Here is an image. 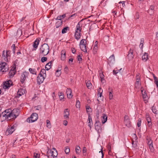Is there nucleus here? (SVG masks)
Instances as JSON below:
<instances>
[{"label":"nucleus","instance_id":"1","mask_svg":"<svg viewBox=\"0 0 158 158\" xmlns=\"http://www.w3.org/2000/svg\"><path fill=\"white\" fill-rule=\"evenodd\" d=\"M49 47L47 44L44 43L42 45L40 49L39 54L45 56L49 53Z\"/></svg>","mask_w":158,"mask_h":158},{"label":"nucleus","instance_id":"2","mask_svg":"<svg viewBox=\"0 0 158 158\" xmlns=\"http://www.w3.org/2000/svg\"><path fill=\"white\" fill-rule=\"evenodd\" d=\"M10 50L6 51L5 55V50L3 51L2 57L5 61H8L9 59H10Z\"/></svg>","mask_w":158,"mask_h":158},{"label":"nucleus","instance_id":"3","mask_svg":"<svg viewBox=\"0 0 158 158\" xmlns=\"http://www.w3.org/2000/svg\"><path fill=\"white\" fill-rule=\"evenodd\" d=\"M38 118V114L36 113H32L30 117L28 118L27 121V122H34L37 120Z\"/></svg>","mask_w":158,"mask_h":158},{"label":"nucleus","instance_id":"4","mask_svg":"<svg viewBox=\"0 0 158 158\" xmlns=\"http://www.w3.org/2000/svg\"><path fill=\"white\" fill-rule=\"evenodd\" d=\"M6 64L5 62H0V71L2 72H6L8 70V69L6 67Z\"/></svg>","mask_w":158,"mask_h":158},{"label":"nucleus","instance_id":"5","mask_svg":"<svg viewBox=\"0 0 158 158\" xmlns=\"http://www.w3.org/2000/svg\"><path fill=\"white\" fill-rule=\"evenodd\" d=\"M29 73L28 72H23L21 74V77L20 81L23 84L24 83L26 78L28 77Z\"/></svg>","mask_w":158,"mask_h":158},{"label":"nucleus","instance_id":"6","mask_svg":"<svg viewBox=\"0 0 158 158\" xmlns=\"http://www.w3.org/2000/svg\"><path fill=\"white\" fill-rule=\"evenodd\" d=\"M45 77L44 75H42L41 73H39L37 77V81L38 84H40L44 81Z\"/></svg>","mask_w":158,"mask_h":158},{"label":"nucleus","instance_id":"7","mask_svg":"<svg viewBox=\"0 0 158 158\" xmlns=\"http://www.w3.org/2000/svg\"><path fill=\"white\" fill-rule=\"evenodd\" d=\"M15 127V125H13L10 128H8L6 131L5 134L6 135H11V134H12V133L15 130V129H14Z\"/></svg>","mask_w":158,"mask_h":158},{"label":"nucleus","instance_id":"8","mask_svg":"<svg viewBox=\"0 0 158 158\" xmlns=\"http://www.w3.org/2000/svg\"><path fill=\"white\" fill-rule=\"evenodd\" d=\"M124 122L125 125L128 127L131 126V122L128 116L125 115L124 117Z\"/></svg>","mask_w":158,"mask_h":158},{"label":"nucleus","instance_id":"9","mask_svg":"<svg viewBox=\"0 0 158 158\" xmlns=\"http://www.w3.org/2000/svg\"><path fill=\"white\" fill-rule=\"evenodd\" d=\"M12 84V81L10 80H9L4 82L3 87L5 89H7L10 87Z\"/></svg>","mask_w":158,"mask_h":158},{"label":"nucleus","instance_id":"10","mask_svg":"<svg viewBox=\"0 0 158 158\" xmlns=\"http://www.w3.org/2000/svg\"><path fill=\"white\" fill-rule=\"evenodd\" d=\"M16 67L12 68L8 74V76L9 78H11L13 77L15 74L16 71L15 70Z\"/></svg>","mask_w":158,"mask_h":158},{"label":"nucleus","instance_id":"11","mask_svg":"<svg viewBox=\"0 0 158 158\" xmlns=\"http://www.w3.org/2000/svg\"><path fill=\"white\" fill-rule=\"evenodd\" d=\"M133 49L131 48L128 52V53L127 55L128 59L129 60H131L134 57V55L133 54Z\"/></svg>","mask_w":158,"mask_h":158},{"label":"nucleus","instance_id":"12","mask_svg":"<svg viewBox=\"0 0 158 158\" xmlns=\"http://www.w3.org/2000/svg\"><path fill=\"white\" fill-rule=\"evenodd\" d=\"M7 113H6V111H4L2 113V116L3 117H5V119L6 118L7 119H10L9 118L10 117V116L11 114L12 113L11 112H9Z\"/></svg>","mask_w":158,"mask_h":158},{"label":"nucleus","instance_id":"13","mask_svg":"<svg viewBox=\"0 0 158 158\" xmlns=\"http://www.w3.org/2000/svg\"><path fill=\"white\" fill-rule=\"evenodd\" d=\"M95 129L97 131L99 130L101 128V123L98 120L96 121V123L95 124Z\"/></svg>","mask_w":158,"mask_h":158},{"label":"nucleus","instance_id":"14","mask_svg":"<svg viewBox=\"0 0 158 158\" xmlns=\"http://www.w3.org/2000/svg\"><path fill=\"white\" fill-rule=\"evenodd\" d=\"M19 111V110L17 109H14L11 111L12 114H14V116H15V118H16L18 115Z\"/></svg>","mask_w":158,"mask_h":158},{"label":"nucleus","instance_id":"15","mask_svg":"<svg viewBox=\"0 0 158 158\" xmlns=\"http://www.w3.org/2000/svg\"><path fill=\"white\" fill-rule=\"evenodd\" d=\"M69 111H68V109H66L64 110V118L66 119L67 118H69Z\"/></svg>","mask_w":158,"mask_h":158},{"label":"nucleus","instance_id":"16","mask_svg":"<svg viewBox=\"0 0 158 158\" xmlns=\"http://www.w3.org/2000/svg\"><path fill=\"white\" fill-rule=\"evenodd\" d=\"M66 52L65 50H63L61 52V59L62 60H64L66 57Z\"/></svg>","mask_w":158,"mask_h":158},{"label":"nucleus","instance_id":"17","mask_svg":"<svg viewBox=\"0 0 158 158\" xmlns=\"http://www.w3.org/2000/svg\"><path fill=\"white\" fill-rule=\"evenodd\" d=\"M80 32L79 31H75V39L77 40H78L80 38L81 34Z\"/></svg>","mask_w":158,"mask_h":158},{"label":"nucleus","instance_id":"18","mask_svg":"<svg viewBox=\"0 0 158 158\" xmlns=\"http://www.w3.org/2000/svg\"><path fill=\"white\" fill-rule=\"evenodd\" d=\"M40 40L39 39H37L34 42L33 44V47L35 49H37L38 48V45L39 43Z\"/></svg>","mask_w":158,"mask_h":158},{"label":"nucleus","instance_id":"19","mask_svg":"<svg viewBox=\"0 0 158 158\" xmlns=\"http://www.w3.org/2000/svg\"><path fill=\"white\" fill-rule=\"evenodd\" d=\"M80 48L81 50L85 52H87L86 48V45H80Z\"/></svg>","mask_w":158,"mask_h":158},{"label":"nucleus","instance_id":"20","mask_svg":"<svg viewBox=\"0 0 158 158\" xmlns=\"http://www.w3.org/2000/svg\"><path fill=\"white\" fill-rule=\"evenodd\" d=\"M102 123L103 124L105 123L107 120V116L104 114H103V116H102Z\"/></svg>","mask_w":158,"mask_h":158},{"label":"nucleus","instance_id":"21","mask_svg":"<svg viewBox=\"0 0 158 158\" xmlns=\"http://www.w3.org/2000/svg\"><path fill=\"white\" fill-rule=\"evenodd\" d=\"M51 61L48 63L45 66V68L47 70H48L51 68Z\"/></svg>","mask_w":158,"mask_h":158},{"label":"nucleus","instance_id":"22","mask_svg":"<svg viewBox=\"0 0 158 158\" xmlns=\"http://www.w3.org/2000/svg\"><path fill=\"white\" fill-rule=\"evenodd\" d=\"M142 94L143 95V99H146L147 97V95L146 93V91L145 90L143 91V90H141Z\"/></svg>","mask_w":158,"mask_h":158},{"label":"nucleus","instance_id":"23","mask_svg":"<svg viewBox=\"0 0 158 158\" xmlns=\"http://www.w3.org/2000/svg\"><path fill=\"white\" fill-rule=\"evenodd\" d=\"M99 76L101 78V82H102L103 80H104V76L103 74V73L102 71L99 72Z\"/></svg>","mask_w":158,"mask_h":158},{"label":"nucleus","instance_id":"24","mask_svg":"<svg viewBox=\"0 0 158 158\" xmlns=\"http://www.w3.org/2000/svg\"><path fill=\"white\" fill-rule=\"evenodd\" d=\"M148 53H145L142 56V60L145 61H146L148 58Z\"/></svg>","mask_w":158,"mask_h":158},{"label":"nucleus","instance_id":"25","mask_svg":"<svg viewBox=\"0 0 158 158\" xmlns=\"http://www.w3.org/2000/svg\"><path fill=\"white\" fill-rule=\"evenodd\" d=\"M108 60L110 62L115 61V57L114 54L112 55L109 57Z\"/></svg>","mask_w":158,"mask_h":158},{"label":"nucleus","instance_id":"26","mask_svg":"<svg viewBox=\"0 0 158 158\" xmlns=\"http://www.w3.org/2000/svg\"><path fill=\"white\" fill-rule=\"evenodd\" d=\"M47 156L48 158H49L50 156L53 157V156L51 152V150L50 149H48V151L47 152Z\"/></svg>","mask_w":158,"mask_h":158},{"label":"nucleus","instance_id":"27","mask_svg":"<svg viewBox=\"0 0 158 158\" xmlns=\"http://www.w3.org/2000/svg\"><path fill=\"white\" fill-rule=\"evenodd\" d=\"M62 21H57L56 23L55 26L56 28H58L60 27L62 24Z\"/></svg>","mask_w":158,"mask_h":158},{"label":"nucleus","instance_id":"28","mask_svg":"<svg viewBox=\"0 0 158 158\" xmlns=\"http://www.w3.org/2000/svg\"><path fill=\"white\" fill-rule=\"evenodd\" d=\"M81 148L79 146L77 145L75 149L76 152L77 154H79L81 152Z\"/></svg>","mask_w":158,"mask_h":158},{"label":"nucleus","instance_id":"29","mask_svg":"<svg viewBox=\"0 0 158 158\" xmlns=\"http://www.w3.org/2000/svg\"><path fill=\"white\" fill-rule=\"evenodd\" d=\"M146 118L147 121V123L152 122L151 117H150L148 114H147L146 115Z\"/></svg>","mask_w":158,"mask_h":158},{"label":"nucleus","instance_id":"30","mask_svg":"<svg viewBox=\"0 0 158 158\" xmlns=\"http://www.w3.org/2000/svg\"><path fill=\"white\" fill-rule=\"evenodd\" d=\"M98 94H99V97L100 98H101L102 96V93L103 92V90L101 88H99L98 90Z\"/></svg>","mask_w":158,"mask_h":158},{"label":"nucleus","instance_id":"31","mask_svg":"<svg viewBox=\"0 0 158 158\" xmlns=\"http://www.w3.org/2000/svg\"><path fill=\"white\" fill-rule=\"evenodd\" d=\"M98 42L97 41H96L94 43V50L96 52L98 49Z\"/></svg>","mask_w":158,"mask_h":158},{"label":"nucleus","instance_id":"32","mask_svg":"<svg viewBox=\"0 0 158 158\" xmlns=\"http://www.w3.org/2000/svg\"><path fill=\"white\" fill-rule=\"evenodd\" d=\"M86 45V41L85 39H82L80 43V45Z\"/></svg>","mask_w":158,"mask_h":158},{"label":"nucleus","instance_id":"33","mask_svg":"<svg viewBox=\"0 0 158 158\" xmlns=\"http://www.w3.org/2000/svg\"><path fill=\"white\" fill-rule=\"evenodd\" d=\"M69 29V27H64V28L62 30V34H64L67 32V31Z\"/></svg>","mask_w":158,"mask_h":158},{"label":"nucleus","instance_id":"34","mask_svg":"<svg viewBox=\"0 0 158 158\" xmlns=\"http://www.w3.org/2000/svg\"><path fill=\"white\" fill-rule=\"evenodd\" d=\"M51 152L52 153V155L53 156V157H56L58 155V153L57 151H53L51 150Z\"/></svg>","mask_w":158,"mask_h":158},{"label":"nucleus","instance_id":"35","mask_svg":"<svg viewBox=\"0 0 158 158\" xmlns=\"http://www.w3.org/2000/svg\"><path fill=\"white\" fill-rule=\"evenodd\" d=\"M144 42L143 38H141L140 40V43L139 45V47L142 49L143 46V43Z\"/></svg>","mask_w":158,"mask_h":158},{"label":"nucleus","instance_id":"36","mask_svg":"<svg viewBox=\"0 0 158 158\" xmlns=\"http://www.w3.org/2000/svg\"><path fill=\"white\" fill-rule=\"evenodd\" d=\"M80 22L78 23L76 26V31H79L80 32L81 31V29H80Z\"/></svg>","mask_w":158,"mask_h":158},{"label":"nucleus","instance_id":"37","mask_svg":"<svg viewBox=\"0 0 158 158\" xmlns=\"http://www.w3.org/2000/svg\"><path fill=\"white\" fill-rule=\"evenodd\" d=\"M86 85L88 89H90L91 88L92 84L90 81H89L86 83Z\"/></svg>","mask_w":158,"mask_h":158},{"label":"nucleus","instance_id":"38","mask_svg":"<svg viewBox=\"0 0 158 158\" xmlns=\"http://www.w3.org/2000/svg\"><path fill=\"white\" fill-rule=\"evenodd\" d=\"M47 127L48 128H50L51 127V126L50 121L48 120H46Z\"/></svg>","mask_w":158,"mask_h":158},{"label":"nucleus","instance_id":"39","mask_svg":"<svg viewBox=\"0 0 158 158\" xmlns=\"http://www.w3.org/2000/svg\"><path fill=\"white\" fill-rule=\"evenodd\" d=\"M86 110L87 112H91L92 110L91 108L89 106L87 105L86 106Z\"/></svg>","mask_w":158,"mask_h":158},{"label":"nucleus","instance_id":"40","mask_svg":"<svg viewBox=\"0 0 158 158\" xmlns=\"http://www.w3.org/2000/svg\"><path fill=\"white\" fill-rule=\"evenodd\" d=\"M29 70L31 73L33 74H36V73L35 72V69H32L31 68H29Z\"/></svg>","mask_w":158,"mask_h":158},{"label":"nucleus","instance_id":"41","mask_svg":"<svg viewBox=\"0 0 158 158\" xmlns=\"http://www.w3.org/2000/svg\"><path fill=\"white\" fill-rule=\"evenodd\" d=\"M132 146L134 148H136L137 147V141H135V143H134V141H132Z\"/></svg>","mask_w":158,"mask_h":158},{"label":"nucleus","instance_id":"42","mask_svg":"<svg viewBox=\"0 0 158 158\" xmlns=\"http://www.w3.org/2000/svg\"><path fill=\"white\" fill-rule=\"evenodd\" d=\"M40 73H41L42 75H44V74L45 75V77L46 76V71L44 69H42Z\"/></svg>","mask_w":158,"mask_h":158},{"label":"nucleus","instance_id":"43","mask_svg":"<svg viewBox=\"0 0 158 158\" xmlns=\"http://www.w3.org/2000/svg\"><path fill=\"white\" fill-rule=\"evenodd\" d=\"M88 123H91V122H92V119L91 117L90 116L89 114H88Z\"/></svg>","mask_w":158,"mask_h":158},{"label":"nucleus","instance_id":"44","mask_svg":"<svg viewBox=\"0 0 158 158\" xmlns=\"http://www.w3.org/2000/svg\"><path fill=\"white\" fill-rule=\"evenodd\" d=\"M11 48H12L13 52L14 54L15 53V45L14 44H12V46H11Z\"/></svg>","mask_w":158,"mask_h":158},{"label":"nucleus","instance_id":"45","mask_svg":"<svg viewBox=\"0 0 158 158\" xmlns=\"http://www.w3.org/2000/svg\"><path fill=\"white\" fill-rule=\"evenodd\" d=\"M70 152L69 148L68 147H66L65 148V152L66 154H68Z\"/></svg>","mask_w":158,"mask_h":158},{"label":"nucleus","instance_id":"46","mask_svg":"<svg viewBox=\"0 0 158 158\" xmlns=\"http://www.w3.org/2000/svg\"><path fill=\"white\" fill-rule=\"evenodd\" d=\"M76 107L77 108H79L80 107V102L78 100L76 102Z\"/></svg>","mask_w":158,"mask_h":158},{"label":"nucleus","instance_id":"47","mask_svg":"<svg viewBox=\"0 0 158 158\" xmlns=\"http://www.w3.org/2000/svg\"><path fill=\"white\" fill-rule=\"evenodd\" d=\"M152 111L153 113H154L155 114H157V111L155 109V108L154 107V106H153L152 107Z\"/></svg>","mask_w":158,"mask_h":158},{"label":"nucleus","instance_id":"48","mask_svg":"<svg viewBox=\"0 0 158 158\" xmlns=\"http://www.w3.org/2000/svg\"><path fill=\"white\" fill-rule=\"evenodd\" d=\"M66 94H71L72 93V91L71 89H67L66 90Z\"/></svg>","mask_w":158,"mask_h":158},{"label":"nucleus","instance_id":"49","mask_svg":"<svg viewBox=\"0 0 158 158\" xmlns=\"http://www.w3.org/2000/svg\"><path fill=\"white\" fill-rule=\"evenodd\" d=\"M47 60V58L46 57L43 56L41 59V61L42 63L46 61Z\"/></svg>","mask_w":158,"mask_h":158},{"label":"nucleus","instance_id":"50","mask_svg":"<svg viewBox=\"0 0 158 158\" xmlns=\"http://www.w3.org/2000/svg\"><path fill=\"white\" fill-rule=\"evenodd\" d=\"M121 69H121L119 70H113V74L116 75V74L118 73V72H119Z\"/></svg>","mask_w":158,"mask_h":158},{"label":"nucleus","instance_id":"51","mask_svg":"<svg viewBox=\"0 0 158 158\" xmlns=\"http://www.w3.org/2000/svg\"><path fill=\"white\" fill-rule=\"evenodd\" d=\"M149 145V148L150 150L152 151L153 150L154 148L153 145V143H152L151 144H150Z\"/></svg>","mask_w":158,"mask_h":158},{"label":"nucleus","instance_id":"52","mask_svg":"<svg viewBox=\"0 0 158 158\" xmlns=\"http://www.w3.org/2000/svg\"><path fill=\"white\" fill-rule=\"evenodd\" d=\"M40 155L36 153H35L34 154V158H40Z\"/></svg>","mask_w":158,"mask_h":158},{"label":"nucleus","instance_id":"53","mask_svg":"<svg viewBox=\"0 0 158 158\" xmlns=\"http://www.w3.org/2000/svg\"><path fill=\"white\" fill-rule=\"evenodd\" d=\"M148 142H147V143L148 145L151 144L152 143H153V141L151 139H147Z\"/></svg>","mask_w":158,"mask_h":158},{"label":"nucleus","instance_id":"54","mask_svg":"<svg viewBox=\"0 0 158 158\" xmlns=\"http://www.w3.org/2000/svg\"><path fill=\"white\" fill-rule=\"evenodd\" d=\"M107 148L108 151V153L110 154V152H111V147L110 145H108L107 146Z\"/></svg>","mask_w":158,"mask_h":158},{"label":"nucleus","instance_id":"55","mask_svg":"<svg viewBox=\"0 0 158 158\" xmlns=\"http://www.w3.org/2000/svg\"><path fill=\"white\" fill-rule=\"evenodd\" d=\"M113 97V95L112 94V93L111 92H110L109 94V98L110 99H112Z\"/></svg>","mask_w":158,"mask_h":158},{"label":"nucleus","instance_id":"56","mask_svg":"<svg viewBox=\"0 0 158 158\" xmlns=\"http://www.w3.org/2000/svg\"><path fill=\"white\" fill-rule=\"evenodd\" d=\"M141 122V119L140 118L138 120V122L137 123V125L138 127H139L140 126Z\"/></svg>","mask_w":158,"mask_h":158},{"label":"nucleus","instance_id":"57","mask_svg":"<svg viewBox=\"0 0 158 158\" xmlns=\"http://www.w3.org/2000/svg\"><path fill=\"white\" fill-rule=\"evenodd\" d=\"M101 113V112L98 110L97 111V113L96 114V116L97 118L98 119L99 117V114Z\"/></svg>","mask_w":158,"mask_h":158},{"label":"nucleus","instance_id":"58","mask_svg":"<svg viewBox=\"0 0 158 158\" xmlns=\"http://www.w3.org/2000/svg\"><path fill=\"white\" fill-rule=\"evenodd\" d=\"M77 58L78 60V61H81L82 60V58L81 57V56L80 55H78Z\"/></svg>","mask_w":158,"mask_h":158},{"label":"nucleus","instance_id":"59","mask_svg":"<svg viewBox=\"0 0 158 158\" xmlns=\"http://www.w3.org/2000/svg\"><path fill=\"white\" fill-rule=\"evenodd\" d=\"M148 126L150 128H152V122H149L148 123Z\"/></svg>","mask_w":158,"mask_h":158},{"label":"nucleus","instance_id":"60","mask_svg":"<svg viewBox=\"0 0 158 158\" xmlns=\"http://www.w3.org/2000/svg\"><path fill=\"white\" fill-rule=\"evenodd\" d=\"M62 19V17L61 16V15H59L58 16L57 18L56 19V20H59L60 21H62L61 20Z\"/></svg>","mask_w":158,"mask_h":158},{"label":"nucleus","instance_id":"61","mask_svg":"<svg viewBox=\"0 0 158 158\" xmlns=\"http://www.w3.org/2000/svg\"><path fill=\"white\" fill-rule=\"evenodd\" d=\"M83 153L84 154L85 153H86L87 152V149L85 147H84L83 148Z\"/></svg>","mask_w":158,"mask_h":158},{"label":"nucleus","instance_id":"62","mask_svg":"<svg viewBox=\"0 0 158 158\" xmlns=\"http://www.w3.org/2000/svg\"><path fill=\"white\" fill-rule=\"evenodd\" d=\"M64 71L66 72V73H67L68 71V69L67 66H66L65 67L64 69Z\"/></svg>","mask_w":158,"mask_h":158},{"label":"nucleus","instance_id":"63","mask_svg":"<svg viewBox=\"0 0 158 158\" xmlns=\"http://www.w3.org/2000/svg\"><path fill=\"white\" fill-rule=\"evenodd\" d=\"M67 95L68 98H71L73 96L71 94H69V95L67 94Z\"/></svg>","mask_w":158,"mask_h":158},{"label":"nucleus","instance_id":"64","mask_svg":"<svg viewBox=\"0 0 158 158\" xmlns=\"http://www.w3.org/2000/svg\"><path fill=\"white\" fill-rule=\"evenodd\" d=\"M156 40H158V32H156Z\"/></svg>","mask_w":158,"mask_h":158}]
</instances>
